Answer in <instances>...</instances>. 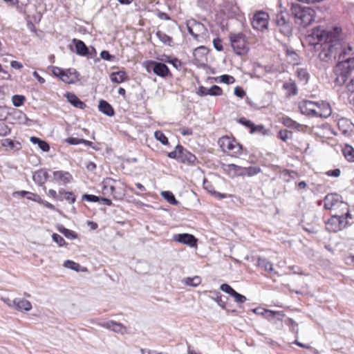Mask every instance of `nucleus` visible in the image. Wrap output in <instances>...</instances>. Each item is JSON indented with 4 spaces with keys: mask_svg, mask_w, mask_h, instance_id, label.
Segmentation results:
<instances>
[{
    "mask_svg": "<svg viewBox=\"0 0 354 354\" xmlns=\"http://www.w3.org/2000/svg\"><path fill=\"white\" fill-rule=\"evenodd\" d=\"M53 176L52 181L62 185H66L71 183L73 178L69 172L62 170L53 171Z\"/></svg>",
    "mask_w": 354,
    "mask_h": 354,
    "instance_id": "dca6fc26",
    "label": "nucleus"
},
{
    "mask_svg": "<svg viewBox=\"0 0 354 354\" xmlns=\"http://www.w3.org/2000/svg\"><path fill=\"white\" fill-rule=\"evenodd\" d=\"M161 196L170 204L178 205V201L176 199L172 192L169 191H163L161 192Z\"/></svg>",
    "mask_w": 354,
    "mask_h": 354,
    "instance_id": "7c9ffc66",
    "label": "nucleus"
},
{
    "mask_svg": "<svg viewBox=\"0 0 354 354\" xmlns=\"http://www.w3.org/2000/svg\"><path fill=\"white\" fill-rule=\"evenodd\" d=\"M332 113L330 104L324 101H311V116L328 118Z\"/></svg>",
    "mask_w": 354,
    "mask_h": 354,
    "instance_id": "6e6552de",
    "label": "nucleus"
},
{
    "mask_svg": "<svg viewBox=\"0 0 354 354\" xmlns=\"http://www.w3.org/2000/svg\"><path fill=\"white\" fill-rule=\"evenodd\" d=\"M296 73H297L298 78L300 80L304 81L305 83L308 82L309 76H308V73L306 69L298 68L297 69Z\"/></svg>",
    "mask_w": 354,
    "mask_h": 354,
    "instance_id": "e433bc0d",
    "label": "nucleus"
},
{
    "mask_svg": "<svg viewBox=\"0 0 354 354\" xmlns=\"http://www.w3.org/2000/svg\"><path fill=\"white\" fill-rule=\"evenodd\" d=\"M173 239L175 241L185 244L191 248H194L197 245V239L190 234H176L174 235Z\"/></svg>",
    "mask_w": 354,
    "mask_h": 354,
    "instance_id": "2eb2a0df",
    "label": "nucleus"
},
{
    "mask_svg": "<svg viewBox=\"0 0 354 354\" xmlns=\"http://www.w3.org/2000/svg\"><path fill=\"white\" fill-rule=\"evenodd\" d=\"M222 169L230 178L243 176V167L234 164H223Z\"/></svg>",
    "mask_w": 354,
    "mask_h": 354,
    "instance_id": "f3484780",
    "label": "nucleus"
},
{
    "mask_svg": "<svg viewBox=\"0 0 354 354\" xmlns=\"http://www.w3.org/2000/svg\"><path fill=\"white\" fill-rule=\"evenodd\" d=\"M214 295V299L218 303V304L221 306L222 308H225V303L222 301V295L218 291H213L212 292Z\"/></svg>",
    "mask_w": 354,
    "mask_h": 354,
    "instance_id": "864d4df0",
    "label": "nucleus"
},
{
    "mask_svg": "<svg viewBox=\"0 0 354 354\" xmlns=\"http://www.w3.org/2000/svg\"><path fill=\"white\" fill-rule=\"evenodd\" d=\"M341 215H334L326 223V230L328 232H337L346 226V218L347 216L345 212H340Z\"/></svg>",
    "mask_w": 354,
    "mask_h": 354,
    "instance_id": "0eeeda50",
    "label": "nucleus"
},
{
    "mask_svg": "<svg viewBox=\"0 0 354 354\" xmlns=\"http://www.w3.org/2000/svg\"><path fill=\"white\" fill-rule=\"evenodd\" d=\"M82 199L85 200L88 202H99L100 201V197L91 195V194H84L82 196Z\"/></svg>",
    "mask_w": 354,
    "mask_h": 354,
    "instance_id": "6e6d98bb",
    "label": "nucleus"
},
{
    "mask_svg": "<svg viewBox=\"0 0 354 354\" xmlns=\"http://www.w3.org/2000/svg\"><path fill=\"white\" fill-rule=\"evenodd\" d=\"M115 180L111 178L104 179L102 183V194L108 196H112L113 198L118 199V197L115 194Z\"/></svg>",
    "mask_w": 354,
    "mask_h": 354,
    "instance_id": "4468645a",
    "label": "nucleus"
},
{
    "mask_svg": "<svg viewBox=\"0 0 354 354\" xmlns=\"http://www.w3.org/2000/svg\"><path fill=\"white\" fill-rule=\"evenodd\" d=\"M12 303L13 304L16 309L20 311H28L32 308L31 303L29 301L26 300L24 299L16 298L12 301Z\"/></svg>",
    "mask_w": 354,
    "mask_h": 354,
    "instance_id": "412c9836",
    "label": "nucleus"
},
{
    "mask_svg": "<svg viewBox=\"0 0 354 354\" xmlns=\"http://www.w3.org/2000/svg\"><path fill=\"white\" fill-rule=\"evenodd\" d=\"M283 124L286 127L297 129L298 131L304 130V127L301 124L296 122L295 121L291 120L290 118L284 119Z\"/></svg>",
    "mask_w": 354,
    "mask_h": 354,
    "instance_id": "f704fd0d",
    "label": "nucleus"
},
{
    "mask_svg": "<svg viewBox=\"0 0 354 354\" xmlns=\"http://www.w3.org/2000/svg\"><path fill=\"white\" fill-rule=\"evenodd\" d=\"M209 95L212 96H219L223 93L222 89L216 85H214L211 88H209Z\"/></svg>",
    "mask_w": 354,
    "mask_h": 354,
    "instance_id": "09e8293b",
    "label": "nucleus"
},
{
    "mask_svg": "<svg viewBox=\"0 0 354 354\" xmlns=\"http://www.w3.org/2000/svg\"><path fill=\"white\" fill-rule=\"evenodd\" d=\"M220 289L222 291L230 295V296H232L233 293L235 292V290L230 285L227 283H223L222 285H221Z\"/></svg>",
    "mask_w": 354,
    "mask_h": 354,
    "instance_id": "5fc2aeb1",
    "label": "nucleus"
},
{
    "mask_svg": "<svg viewBox=\"0 0 354 354\" xmlns=\"http://www.w3.org/2000/svg\"><path fill=\"white\" fill-rule=\"evenodd\" d=\"M344 157L350 162H354V149L352 146L346 145L342 149Z\"/></svg>",
    "mask_w": 354,
    "mask_h": 354,
    "instance_id": "c85d7f7f",
    "label": "nucleus"
},
{
    "mask_svg": "<svg viewBox=\"0 0 354 354\" xmlns=\"http://www.w3.org/2000/svg\"><path fill=\"white\" fill-rule=\"evenodd\" d=\"M334 73L335 84L343 85L349 77H354V59L339 62L334 68ZM346 88L348 91L354 92V77L351 80Z\"/></svg>",
    "mask_w": 354,
    "mask_h": 354,
    "instance_id": "f03ea898",
    "label": "nucleus"
},
{
    "mask_svg": "<svg viewBox=\"0 0 354 354\" xmlns=\"http://www.w3.org/2000/svg\"><path fill=\"white\" fill-rule=\"evenodd\" d=\"M127 78L126 73L123 71L112 73L110 75L111 82L118 84L123 82Z\"/></svg>",
    "mask_w": 354,
    "mask_h": 354,
    "instance_id": "bb28decb",
    "label": "nucleus"
},
{
    "mask_svg": "<svg viewBox=\"0 0 354 354\" xmlns=\"http://www.w3.org/2000/svg\"><path fill=\"white\" fill-rule=\"evenodd\" d=\"M292 132L287 129L281 130L279 132V138L283 141H287L292 137Z\"/></svg>",
    "mask_w": 354,
    "mask_h": 354,
    "instance_id": "49530a36",
    "label": "nucleus"
},
{
    "mask_svg": "<svg viewBox=\"0 0 354 354\" xmlns=\"http://www.w3.org/2000/svg\"><path fill=\"white\" fill-rule=\"evenodd\" d=\"M234 95L239 97L243 98L245 95V92L239 86L234 88Z\"/></svg>",
    "mask_w": 354,
    "mask_h": 354,
    "instance_id": "0e129e2a",
    "label": "nucleus"
},
{
    "mask_svg": "<svg viewBox=\"0 0 354 354\" xmlns=\"http://www.w3.org/2000/svg\"><path fill=\"white\" fill-rule=\"evenodd\" d=\"M341 171L339 169H335L333 170H329L326 172V174L329 176L333 177H339L340 176Z\"/></svg>",
    "mask_w": 354,
    "mask_h": 354,
    "instance_id": "69168bd1",
    "label": "nucleus"
},
{
    "mask_svg": "<svg viewBox=\"0 0 354 354\" xmlns=\"http://www.w3.org/2000/svg\"><path fill=\"white\" fill-rule=\"evenodd\" d=\"M291 11L295 18V23L300 28H307L310 24V8L293 4Z\"/></svg>",
    "mask_w": 354,
    "mask_h": 354,
    "instance_id": "20e7f679",
    "label": "nucleus"
},
{
    "mask_svg": "<svg viewBox=\"0 0 354 354\" xmlns=\"http://www.w3.org/2000/svg\"><path fill=\"white\" fill-rule=\"evenodd\" d=\"M98 109L100 112L107 116H113L114 115L113 107L105 100L100 101Z\"/></svg>",
    "mask_w": 354,
    "mask_h": 354,
    "instance_id": "a878e982",
    "label": "nucleus"
},
{
    "mask_svg": "<svg viewBox=\"0 0 354 354\" xmlns=\"http://www.w3.org/2000/svg\"><path fill=\"white\" fill-rule=\"evenodd\" d=\"M219 82L225 83L227 84H233L235 81L233 76L229 75H223L216 78V81Z\"/></svg>",
    "mask_w": 354,
    "mask_h": 354,
    "instance_id": "79ce46f5",
    "label": "nucleus"
},
{
    "mask_svg": "<svg viewBox=\"0 0 354 354\" xmlns=\"http://www.w3.org/2000/svg\"><path fill=\"white\" fill-rule=\"evenodd\" d=\"M308 101H304L299 104V109L303 114H310V110L307 108Z\"/></svg>",
    "mask_w": 354,
    "mask_h": 354,
    "instance_id": "bf43d9fd",
    "label": "nucleus"
},
{
    "mask_svg": "<svg viewBox=\"0 0 354 354\" xmlns=\"http://www.w3.org/2000/svg\"><path fill=\"white\" fill-rule=\"evenodd\" d=\"M196 160L197 158L195 155L192 154L183 147L179 161L185 164L192 165L196 163Z\"/></svg>",
    "mask_w": 354,
    "mask_h": 354,
    "instance_id": "6ab92c4d",
    "label": "nucleus"
},
{
    "mask_svg": "<svg viewBox=\"0 0 354 354\" xmlns=\"http://www.w3.org/2000/svg\"><path fill=\"white\" fill-rule=\"evenodd\" d=\"M48 177L49 175L48 170L46 169H41L33 174L32 179L35 183L39 185H43Z\"/></svg>",
    "mask_w": 354,
    "mask_h": 354,
    "instance_id": "aec40b11",
    "label": "nucleus"
},
{
    "mask_svg": "<svg viewBox=\"0 0 354 354\" xmlns=\"http://www.w3.org/2000/svg\"><path fill=\"white\" fill-rule=\"evenodd\" d=\"M10 133V128L2 120H0V136H6Z\"/></svg>",
    "mask_w": 354,
    "mask_h": 354,
    "instance_id": "a18cd8bd",
    "label": "nucleus"
},
{
    "mask_svg": "<svg viewBox=\"0 0 354 354\" xmlns=\"http://www.w3.org/2000/svg\"><path fill=\"white\" fill-rule=\"evenodd\" d=\"M330 128L328 125L324 124L321 127L316 128L315 133L320 138H327L330 134Z\"/></svg>",
    "mask_w": 354,
    "mask_h": 354,
    "instance_id": "c756f323",
    "label": "nucleus"
},
{
    "mask_svg": "<svg viewBox=\"0 0 354 354\" xmlns=\"http://www.w3.org/2000/svg\"><path fill=\"white\" fill-rule=\"evenodd\" d=\"M239 122L245 127L249 128L250 130H252L254 126V123H253L251 120L246 119L245 118H239Z\"/></svg>",
    "mask_w": 354,
    "mask_h": 354,
    "instance_id": "603ef678",
    "label": "nucleus"
},
{
    "mask_svg": "<svg viewBox=\"0 0 354 354\" xmlns=\"http://www.w3.org/2000/svg\"><path fill=\"white\" fill-rule=\"evenodd\" d=\"M286 54L290 57V62H292V64H297L298 56H297V53L293 50L287 49Z\"/></svg>",
    "mask_w": 354,
    "mask_h": 354,
    "instance_id": "3c124183",
    "label": "nucleus"
},
{
    "mask_svg": "<svg viewBox=\"0 0 354 354\" xmlns=\"http://www.w3.org/2000/svg\"><path fill=\"white\" fill-rule=\"evenodd\" d=\"M155 138L163 145L168 144V139L161 131H156L154 132Z\"/></svg>",
    "mask_w": 354,
    "mask_h": 354,
    "instance_id": "a19ab883",
    "label": "nucleus"
},
{
    "mask_svg": "<svg viewBox=\"0 0 354 354\" xmlns=\"http://www.w3.org/2000/svg\"><path fill=\"white\" fill-rule=\"evenodd\" d=\"M324 208L326 209H339V212H345L347 216H350L347 203L344 202L342 197L336 194H330L325 196Z\"/></svg>",
    "mask_w": 354,
    "mask_h": 354,
    "instance_id": "7ed1b4c3",
    "label": "nucleus"
},
{
    "mask_svg": "<svg viewBox=\"0 0 354 354\" xmlns=\"http://www.w3.org/2000/svg\"><path fill=\"white\" fill-rule=\"evenodd\" d=\"M57 200L60 201L66 200L68 201L70 203H74L76 200V197L73 192H66L64 189H61L59 190L58 192Z\"/></svg>",
    "mask_w": 354,
    "mask_h": 354,
    "instance_id": "393cba45",
    "label": "nucleus"
},
{
    "mask_svg": "<svg viewBox=\"0 0 354 354\" xmlns=\"http://www.w3.org/2000/svg\"><path fill=\"white\" fill-rule=\"evenodd\" d=\"M156 36L162 43L165 44L170 45L172 41V39L169 36L160 30L156 32Z\"/></svg>",
    "mask_w": 354,
    "mask_h": 354,
    "instance_id": "c9c22d12",
    "label": "nucleus"
},
{
    "mask_svg": "<svg viewBox=\"0 0 354 354\" xmlns=\"http://www.w3.org/2000/svg\"><path fill=\"white\" fill-rule=\"evenodd\" d=\"M66 142L69 145H76L82 144V139L77 138L70 137L66 139Z\"/></svg>",
    "mask_w": 354,
    "mask_h": 354,
    "instance_id": "e2e57ef3",
    "label": "nucleus"
},
{
    "mask_svg": "<svg viewBox=\"0 0 354 354\" xmlns=\"http://www.w3.org/2000/svg\"><path fill=\"white\" fill-rule=\"evenodd\" d=\"M257 266L265 271L269 273H273L277 274V272L274 271L272 263L266 258L259 257L257 259Z\"/></svg>",
    "mask_w": 354,
    "mask_h": 354,
    "instance_id": "5701e85b",
    "label": "nucleus"
},
{
    "mask_svg": "<svg viewBox=\"0 0 354 354\" xmlns=\"http://www.w3.org/2000/svg\"><path fill=\"white\" fill-rule=\"evenodd\" d=\"M183 149V146L178 145L176 147L175 150L168 153V157L170 158L176 159L179 160L180 159V155L181 150Z\"/></svg>",
    "mask_w": 354,
    "mask_h": 354,
    "instance_id": "37998d69",
    "label": "nucleus"
},
{
    "mask_svg": "<svg viewBox=\"0 0 354 354\" xmlns=\"http://www.w3.org/2000/svg\"><path fill=\"white\" fill-rule=\"evenodd\" d=\"M207 49L205 46H199L194 50V55L196 57L199 55H206Z\"/></svg>",
    "mask_w": 354,
    "mask_h": 354,
    "instance_id": "4d7b16f0",
    "label": "nucleus"
},
{
    "mask_svg": "<svg viewBox=\"0 0 354 354\" xmlns=\"http://www.w3.org/2000/svg\"><path fill=\"white\" fill-rule=\"evenodd\" d=\"M243 176H252L257 174H259L261 171V168L259 167H253L250 166L248 167H243Z\"/></svg>",
    "mask_w": 354,
    "mask_h": 354,
    "instance_id": "2f4dec72",
    "label": "nucleus"
},
{
    "mask_svg": "<svg viewBox=\"0 0 354 354\" xmlns=\"http://www.w3.org/2000/svg\"><path fill=\"white\" fill-rule=\"evenodd\" d=\"M276 24L280 32L286 37L292 35V26L290 24L288 15L283 11H280L276 17Z\"/></svg>",
    "mask_w": 354,
    "mask_h": 354,
    "instance_id": "9b49d317",
    "label": "nucleus"
},
{
    "mask_svg": "<svg viewBox=\"0 0 354 354\" xmlns=\"http://www.w3.org/2000/svg\"><path fill=\"white\" fill-rule=\"evenodd\" d=\"M28 200L32 201L37 203L41 201V197L37 194L29 192V194L26 195V197Z\"/></svg>",
    "mask_w": 354,
    "mask_h": 354,
    "instance_id": "13d9d810",
    "label": "nucleus"
},
{
    "mask_svg": "<svg viewBox=\"0 0 354 354\" xmlns=\"http://www.w3.org/2000/svg\"><path fill=\"white\" fill-rule=\"evenodd\" d=\"M38 146L43 151H48L49 149H50V147H49V145L44 141V140H41L39 144H38Z\"/></svg>",
    "mask_w": 354,
    "mask_h": 354,
    "instance_id": "338daca9",
    "label": "nucleus"
},
{
    "mask_svg": "<svg viewBox=\"0 0 354 354\" xmlns=\"http://www.w3.org/2000/svg\"><path fill=\"white\" fill-rule=\"evenodd\" d=\"M232 297H234L235 302L238 304H243L247 301V298L243 295L235 291Z\"/></svg>",
    "mask_w": 354,
    "mask_h": 354,
    "instance_id": "8fccbe9b",
    "label": "nucleus"
},
{
    "mask_svg": "<svg viewBox=\"0 0 354 354\" xmlns=\"http://www.w3.org/2000/svg\"><path fill=\"white\" fill-rule=\"evenodd\" d=\"M187 26L189 33L196 39H198L201 35L203 34L205 30L203 24L195 20L188 21Z\"/></svg>",
    "mask_w": 354,
    "mask_h": 354,
    "instance_id": "ddd939ff",
    "label": "nucleus"
},
{
    "mask_svg": "<svg viewBox=\"0 0 354 354\" xmlns=\"http://www.w3.org/2000/svg\"><path fill=\"white\" fill-rule=\"evenodd\" d=\"M72 41L75 46V52L77 55L87 56L89 54L88 47L82 40L73 39Z\"/></svg>",
    "mask_w": 354,
    "mask_h": 354,
    "instance_id": "4be33fe9",
    "label": "nucleus"
},
{
    "mask_svg": "<svg viewBox=\"0 0 354 354\" xmlns=\"http://www.w3.org/2000/svg\"><path fill=\"white\" fill-rule=\"evenodd\" d=\"M250 132L251 133H259L261 135L265 136L268 134L269 131L266 129L262 124L256 125L254 124L253 129H252V130H250Z\"/></svg>",
    "mask_w": 354,
    "mask_h": 354,
    "instance_id": "ea45409f",
    "label": "nucleus"
},
{
    "mask_svg": "<svg viewBox=\"0 0 354 354\" xmlns=\"http://www.w3.org/2000/svg\"><path fill=\"white\" fill-rule=\"evenodd\" d=\"M218 142L225 153H227L229 155L234 157L241 154L242 146L235 140L228 136H224L220 138Z\"/></svg>",
    "mask_w": 354,
    "mask_h": 354,
    "instance_id": "39448f33",
    "label": "nucleus"
},
{
    "mask_svg": "<svg viewBox=\"0 0 354 354\" xmlns=\"http://www.w3.org/2000/svg\"><path fill=\"white\" fill-rule=\"evenodd\" d=\"M270 17L269 15L263 11L256 12L252 19V28L257 30L263 32L268 29Z\"/></svg>",
    "mask_w": 354,
    "mask_h": 354,
    "instance_id": "1a4fd4ad",
    "label": "nucleus"
},
{
    "mask_svg": "<svg viewBox=\"0 0 354 354\" xmlns=\"http://www.w3.org/2000/svg\"><path fill=\"white\" fill-rule=\"evenodd\" d=\"M52 239H53V241L55 243H56L58 245V246H59V247H62L64 245H66V241L63 239V237L56 233H53L52 234Z\"/></svg>",
    "mask_w": 354,
    "mask_h": 354,
    "instance_id": "de8ad7c7",
    "label": "nucleus"
},
{
    "mask_svg": "<svg viewBox=\"0 0 354 354\" xmlns=\"http://www.w3.org/2000/svg\"><path fill=\"white\" fill-rule=\"evenodd\" d=\"M66 97L68 102L76 108L84 109L86 106V104L81 101L74 93H67L66 94Z\"/></svg>",
    "mask_w": 354,
    "mask_h": 354,
    "instance_id": "b1692460",
    "label": "nucleus"
},
{
    "mask_svg": "<svg viewBox=\"0 0 354 354\" xmlns=\"http://www.w3.org/2000/svg\"><path fill=\"white\" fill-rule=\"evenodd\" d=\"M285 314L283 311H274L267 309L264 318L271 322L274 318H277L278 320H282Z\"/></svg>",
    "mask_w": 354,
    "mask_h": 354,
    "instance_id": "cd10ccee",
    "label": "nucleus"
},
{
    "mask_svg": "<svg viewBox=\"0 0 354 354\" xmlns=\"http://www.w3.org/2000/svg\"><path fill=\"white\" fill-rule=\"evenodd\" d=\"M51 72L66 84H74L79 80L80 75L75 68L64 70L57 66H52Z\"/></svg>",
    "mask_w": 354,
    "mask_h": 354,
    "instance_id": "423d86ee",
    "label": "nucleus"
},
{
    "mask_svg": "<svg viewBox=\"0 0 354 354\" xmlns=\"http://www.w3.org/2000/svg\"><path fill=\"white\" fill-rule=\"evenodd\" d=\"M203 184L204 189H205L207 192H209L212 194H214L215 195H217V196H218L219 198H221L225 197L224 194L216 192L214 190V187H213L212 185L211 184V183L209 182L207 179L203 180Z\"/></svg>",
    "mask_w": 354,
    "mask_h": 354,
    "instance_id": "72a5a7b5",
    "label": "nucleus"
},
{
    "mask_svg": "<svg viewBox=\"0 0 354 354\" xmlns=\"http://www.w3.org/2000/svg\"><path fill=\"white\" fill-rule=\"evenodd\" d=\"M213 45L215 49L218 51H222L223 50L222 41L219 38H215L213 40Z\"/></svg>",
    "mask_w": 354,
    "mask_h": 354,
    "instance_id": "680f3d73",
    "label": "nucleus"
},
{
    "mask_svg": "<svg viewBox=\"0 0 354 354\" xmlns=\"http://www.w3.org/2000/svg\"><path fill=\"white\" fill-rule=\"evenodd\" d=\"M26 97L21 95H15L12 97V104L16 107H19L24 104Z\"/></svg>",
    "mask_w": 354,
    "mask_h": 354,
    "instance_id": "4c0bfd02",
    "label": "nucleus"
},
{
    "mask_svg": "<svg viewBox=\"0 0 354 354\" xmlns=\"http://www.w3.org/2000/svg\"><path fill=\"white\" fill-rule=\"evenodd\" d=\"M2 145L3 147H8L12 149L15 147V142L13 140L7 138L3 140Z\"/></svg>",
    "mask_w": 354,
    "mask_h": 354,
    "instance_id": "774afa93",
    "label": "nucleus"
},
{
    "mask_svg": "<svg viewBox=\"0 0 354 354\" xmlns=\"http://www.w3.org/2000/svg\"><path fill=\"white\" fill-rule=\"evenodd\" d=\"M63 234L66 238L71 240L75 239L77 237L76 232L68 229H67Z\"/></svg>",
    "mask_w": 354,
    "mask_h": 354,
    "instance_id": "052dcab7",
    "label": "nucleus"
},
{
    "mask_svg": "<svg viewBox=\"0 0 354 354\" xmlns=\"http://www.w3.org/2000/svg\"><path fill=\"white\" fill-rule=\"evenodd\" d=\"M283 88L287 91L288 95H294L297 93V87L294 82H285Z\"/></svg>",
    "mask_w": 354,
    "mask_h": 354,
    "instance_id": "473e14b6",
    "label": "nucleus"
},
{
    "mask_svg": "<svg viewBox=\"0 0 354 354\" xmlns=\"http://www.w3.org/2000/svg\"><path fill=\"white\" fill-rule=\"evenodd\" d=\"M63 266L66 268L75 270L76 272H79L80 270V265L71 260L65 261Z\"/></svg>",
    "mask_w": 354,
    "mask_h": 354,
    "instance_id": "58836bf2",
    "label": "nucleus"
},
{
    "mask_svg": "<svg viewBox=\"0 0 354 354\" xmlns=\"http://www.w3.org/2000/svg\"><path fill=\"white\" fill-rule=\"evenodd\" d=\"M231 46L236 55H243L247 52V44L245 36L241 34L231 35Z\"/></svg>",
    "mask_w": 354,
    "mask_h": 354,
    "instance_id": "9d476101",
    "label": "nucleus"
},
{
    "mask_svg": "<svg viewBox=\"0 0 354 354\" xmlns=\"http://www.w3.org/2000/svg\"><path fill=\"white\" fill-rule=\"evenodd\" d=\"M342 29L335 27L326 31L320 27L313 28L311 32V46L317 48L319 45L322 48L319 57L323 60L335 58L338 51L342 48Z\"/></svg>",
    "mask_w": 354,
    "mask_h": 354,
    "instance_id": "f257e3e1",
    "label": "nucleus"
},
{
    "mask_svg": "<svg viewBox=\"0 0 354 354\" xmlns=\"http://www.w3.org/2000/svg\"><path fill=\"white\" fill-rule=\"evenodd\" d=\"M145 67L148 72L153 71L156 75L165 77L169 74V70L166 64L153 60L145 62Z\"/></svg>",
    "mask_w": 354,
    "mask_h": 354,
    "instance_id": "f8f14e48",
    "label": "nucleus"
},
{
    "mask_svg": "<svg viewBox=\"0 0 354 354\" xmlns=\"http://www.w3.org/2000/svg\"><path fill=\"white\" fill-rule=\"evenodd\" d=\"M100 326L120 334H124L127 333V328L124 326L112 320L103 322L100 324Z\"/></svg>",
    "mask_w": 354,
    "mask_h": 354,
    "instance_id": "a211bd4d",
    "label": "nucleus"
},
{
    "mask_svg": "<svg viewBox=\"0 0 354 354\" xmlns=\"http://www.w3.org/2000/svg\"><path fill=\"white\" fill-rule=\"evenodd\" d=\"M201 282V279L199 277H194L193 278L188 277L185 280V283L188 286L196 287L199 285Z\"/></svg>",
    "mask_w": 354,
    "mask_h": 354,
    "instance_id": "c03bdc74",
    "label": "nucleus"
}]
</instances>
